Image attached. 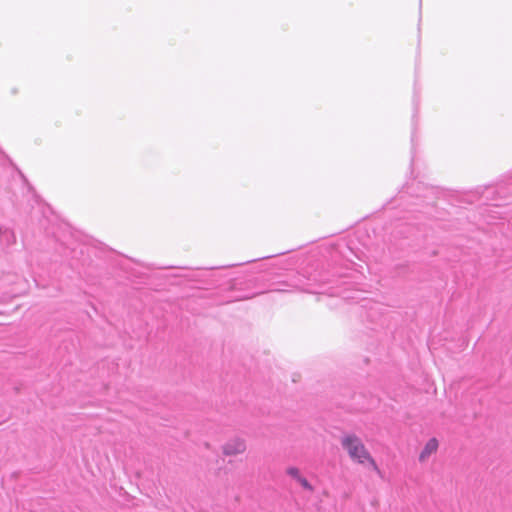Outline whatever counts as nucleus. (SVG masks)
Wrapping results in <instances>:
<instances>
[{
  "label": "nucleus",
  "mask_w": 512,
  "mask_h": 512,
  "mask_svg": "<svg viewBox=\"0 0 512 512\" xmlns=\"http://www.w3.org/2000/svg\"><path fill=\"white\" fill-rule=\"evenodd\" d=\"M299 484L306 490H309V491H312L313 490V487L312 485L307 481L306 478L304 477H300L298 480Z\"/></svg>",
  "instance_id": "7"
},
{
  "label": "nucleus",
  "mask_w": 512,
  "mask_h": 512,
  "mask_svg": "<svg viewBox=\"0 0 512 512\" xmlns=\"http://www.w3.org/2000/svg\"><path fill=\"white\" fill-rule=\"evenodd\" d=\"M424 190L426 191V193L423 195L425 198L427 197V194L430 193L432 191V188H428V187H424Z\"/></svg>",
  "instance_id": "8"
},
{
  "label": "nucleus",
  "mask_w": 512,
  "mask_h": 512,
  "mask_svg": "<svg viewBox=\"0 0 512 512\" xmlns=\"http://www.w3.org/2000/svg\"><path fill=\"white\" fill-rule=\"evenodd\" d=\"M0 238L7 240L8 243L15 241V236L13 232H11L9 229H3L0 228Z\"/></svg>",
  "instance_id": "5"
},
{
  "label": "nucleus",
  "mask_w": 512,
  "mask_h": 512,
  "mask_svg": "<svg viewBox=\"0 0 512 512\" xmlns=\"http://www.w3.org/2000/svg\"><path fill=\"white\" fill-rule=\"evenodd\" d=\"M287 474L296 480H298L301 477L300 472L296 467H289L287 469Z\"/></svg>",
  "instance_id": "6"
},
{
  "label": "nucleus",
  "mask_w": 512,
  "mask_h": 512,
  "mask_svg": "<svg viewBox=\"0 0 512 512\" xmlns=\"http://www.w3.org/2000/svg\"><path fill=\"white\" fill-rule=\"evenodd\" d=\"M315 283H307V284H297L295 288L300 291L314 294H324L327 293L331 296H340V292L337 290H333V288L325 289L323 285L327 282V280L321 276L319 280L316 278L313 279Z\"/></svg>",
  "instance_id": "2"
},
{
  "label": "nucleus",
  "mask_w": 512,
  "mask_h": 512,
  "mask_svg": "<svg viewBox=\"0 0 512 512\" xmlns=\"http://www.w3.org/2000/svg\"><path fill=\"white\" fill-rule=\"evenodd\" d=\"M341 444L353 461L359 464H365L367 462L377 474L381 475L379 467L365 448L360 438L355 435L348 434L342 437Z\"/></svg>",
  "instance_id": "1"
},
{
  "label": "nucleus",
  "mask_w": 512,
  "mask_h": 512,
  "mask_svg": "<svg viewBox=\"0 0 512 512\" xmlns=\"http://www.w3.org/2000/svg\"><path fill=\"white\" fill-rule=\"evenodd\" d=\"M438 448V441L436 438H431L426 445L424 446L423 450L420 453V460L424 461L426 458H428L432 453L436 452Z\"/></svg>",
  "instance_id": "4"
},
{
  "label": "nucleus",
  "mask_w": 512,
  "mask_h": 512,
  "mask_svg": "<svg viewBox=\"0 0 512 512\" xmlns=\"http://www.w3.org/2000/svg\"><path fill=\"white\" fill-rule=\"evenodd\" d=\"M245 449V442L240 438H235L224 445L223 452L225 455H236L239 453H243Z\"/></svg>",
  "instance_id": "3"
}]
</instances>
